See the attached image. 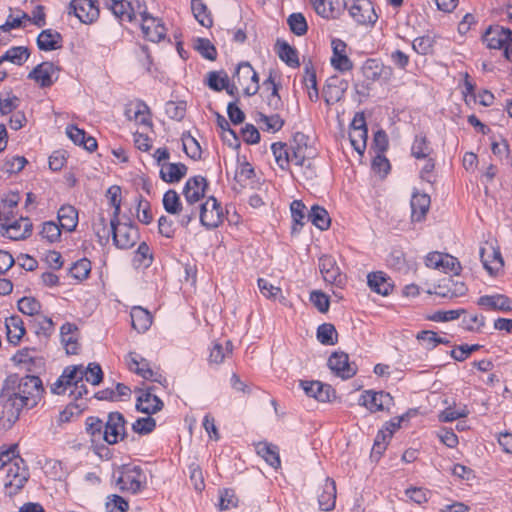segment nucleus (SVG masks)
<instances>
[{
    "mask_svg": "<svg viewBox=\"0 0 512 512\" xmlns=\"http://www.w3.org/2000/svg\"><path fill=\"white\" fill-rule=\"evenodd\" d=\"M165 112L169 118L181 121L185 117L186 113V102L179 101H168L165 105Z\"/></svg>",
    "mask_w": 512,
    "mask_h": 512,
    "instance_id": "0e129e2a",
    "label": "nucleus"
},
{
    "mask_svg": "<svg viewBox=\"0 0 512 512\" xmlns=\"http://www.w3.org/2000/svg\"><path fill=\"white\" fill-rule=\"evenodd\" d=\"M130 316L132 327L139 333L148 330L152 323L149 311L139 306L132 308Z\"/></svg>",
    "mask_w": 512,
    "mask_h": 512,
    "instance_id": "72a5a7b5",
    "label": "nucleus"
},
{
    "mask_svg": "<svg viewBox=\"0 0 512 512\" xmlns=\"http://www.w3.org/2000/svg\"><path fill=\"white\" fill-rule=\"evenodd\" d=\"M125 436L124 416L119 412L109 413L104 426L103 439L108 444H116L119 440H123Z\"/></svg>",
    "mask_w": 512,
    "mask_h": 512,
    "instance_id": "1a4fd4ad",
    "label": "nucleus"
},
{
    "mask_svg": "<svg viewBox=\"0 0 512 512\" xmlns=\"http://www.w3.org/2000/svg\"><path fill=\"white\" fill-rule=\"evenodd\" d=\"M233 81L241 86L247 96L255 95L259 90V78L249 62H241L233 75Z\"/></svg>",
    "mask_w": 512,
    "mask_h": 512,
    "instance_id": "39448f33",
    "label": "nucleus"
},
{
    "mask_svg": "<svg viewBox=\"0 0 512 512\" xmlns=\"http://www.w3.org/2000/svg\"><path fill=\"white\" fill-rule=\"evenodd\" d=\"M432 152V148L424 135H416L411 147V154L417 159H425Z\"/></svg>",
    "mask_w": 512,
    "mask_h": 512,
    "instance_id": "a18cd8bd",
    "label": "nucleus"
},
{
    "mask_svg": "<svg viewBox=\"0 0 512 512\" xmlns=\"http://www.w3.org/2000/svg\"><path fill=\"white\" fill-rule=\"evenodd\" d=\"M199 219L201 224L208 229L216 228L222 223L223 211L215 197L211 196L200 204Z\"/></svg>",
    "mask_w": 512,
    "mask_h": 512,
    "instance_id": "0eeeda50",
    "label": "nucleus"
},
{
    "mask_svg": "<svg viewBox=\"0 0 512 512\" xmlns=\"http://www.w3.org/2000/svg\"><path fill=\"white\" fill-rule=\"evenodd\" d=\"M40 235L43 239H46L49 243L56 242L60 239L61 230L60 227L53 221L43 223Z\"/></svg>",
    "mask_w": 512,
    "mask_h": 512,
    "instance_id": "774afa93",
    "label": "nucleus"
},
{
    "mask_svg": "<svg viewBox=\"0 0 512 512\" xmlns=\"http://www.w3.org/2000/svg\"><path fill=\"white\" fill-rule=\"evenodd\" d=\"M368 138L367 129H350L349 139L353 148L359 153L363 154L366 148Z\"/></svg>",
    "mask_w": 512,
    "mask_h": 512,
    "instance_id": "864d4df0",
    "label": "nucleus"
},
{
    "mask_svg": "<svg viewBox=\"0 0 512 512\" xmlns=\"http://www.w3.org/2000/svg\"><path fill=\"white\" fill-rule=\"evenodd\" d=\"M127 364L130 371L138 374L144 379L158 382L160 384L166 382V379L160 373L151 369L150 363L147 359L143 358L141 355L135 352L129 353Z\"/></svg>",
    "mask_w": 512,
    "mask_h": 512,
    "instance_id": "6e6552de",
    "label": "nucleus"
},
{
    "mask_svg": "<svg viewBox=\"0 0 512 512\" xmlns=\"http://www.w3.org/2000/svg\"><path fill=\"white\" fill-rule=\"evenodd\" d=\"M359 404L365 406L371 412L389 410L393 404V398L389 393L372 390L365 391L359 399Z\"/></svg>",
    "mask_w": 512,
    "mask_h": 512,
    "instance_id": "9b49d317",
    "label": "nucleus"
},
{
    "mask_svg": "<svg viewBox=\"0 0 512 512\" xmlns=\"http://www.w3.org/2000/svg\"><path fill=\"white\" fill-rule=\"evenodd\" d=\"M58 220L62 229L72 232L78 223V212L71 205H63L58 210Z\"/></svg>",
    "mask_w": 512,
    "mask_h": 512,
    "instance_id": "473e14b6",
    "label": "nucleus"
},
{
    "mask_svg": "<svg viewBox=\"0 0 512 512\" xmlns=\"http://www.w3.org/2000/svg\"><path fill=\"white\" fill-rule=\"evenodd\" d=\"M207 180L202 176L189 178L183 188L185 201L189 203L199 202L205 195Z\"/></svg>",
    "mask_w": 512,
    "mask_h": 512,
    "instance_id": "aec40b11",
    "label": "nucleus"
},
{
    "mask_svg": "<svg viewBox=\"0 0 512 512\" xmlns=\"http://www.w3.org/2000/svg\"><path fill=\"white\" fill-rule=\"evenodd\" d=\"M305 205L301 200H294L290 205L291 215L294 225L292 226V233H297L304 225L305 218Z\"/></svg>",
    "mask_w": 512,
    "mask_h": 512,
    "instance_id": "8fccbe9b",
    "label": "nucleus"
},
{
    "mask_svg": "<svg viewBox=\"0 0 512 512\" xmlns=\"http://www.w3.org/2000/svg\"><path fill=\"white\" fill-rule=\"evenodd\" d=\"M434 39L429 35L417 37L412 42L413 50L420 55H427L432 52Z\"/></svg>",
    "mask_w": 512,
    "mask_h": 512,
    "instance_id": "69168bd1",
    "label": "nucleus"
},
{
    "mask_svg": "<svg viewBox=\"0 0 512 512\" xmlns=\"http://www.w3.org/2000/svg\"><path fill=\"white\" fill-rule=\"evenodd\" d=\"M30 56L29 49L24 46H14L8 49L1 57L0 64L9 61L16 65H22Z\"/></svg>",
    "mask_w": 512,
    "mask_h": 512,
    "instance_id": "ea45409f",
    "label": "nucleus"
},
{
    "mask_svg": "<svg viewBox=\"0 0 512 512\" xmlns=\"http://www.w3.org/2000/svg\"><path fill=\"white\" fill-rule=\"evenodd\" d=\"M73 368L77 369V376H81V382L85 378L92 385H98L103 379L101 366L97 363H90L87 368L82 365L73 366Z\"/></svg>",
    "mask_w": 512,
    "mask_h": 512,
    "instance_id": "58836bf2",
    "label": "nucleus"
},
{
    "mask_svg": "<svg viewBox=\"0 0 512 512\" xmlns=\"http://www.w3.org/2000/svg\"><path fill=\"white\" fill-rule=\"evenodd\" d=\"M10 239L20 240L28 237L32 232V223L29 218H20L11 223H3Z\"/></svg>",
    "mask_w": 512,
    "mask_h": 512,
    "instance_id": "5701e85b",
    "label": "nucleus"
},
{
    "mask_svg": "<svg viewBox=\"0 0 512 512\" xmlns=\"http://www.w3.org/2000/svg\"><path fill=\"white\" fill-rule=\"evenodd\" d=\"M275 161L281 169H287L290 164L289 146L282 142H276L271 145Z\"/></svg>",
    "mask_w": 512,
    "mask_h": 512,
    "instance_id": "79ce46f5",
    "label": "nucleus"
},
{
    "mask_svg": "<svg viewBox=\"0 0 512 512\" xmlns=\"http://www.w3.org/2000/svg\"><path fill=\"white\" fill-rule=\"evenodd\" d=\"M72 382H81V376H77V369L68 366L64 369L62 375L51 385V392L57 395L63 394Z\"/></svg>",
    "mask_w": 512,
    "mask_h": 512,
    "instance_id": "cd10ccee",
    "label": "nucleus"
},
{
    "mask_svg": "<svg viewBox=\"0 0 512 512\" xmlns=\"http://www.w3.org/2000/svg\"><path fill=\"white\" fill-rule=\"evenodd\" d=\"M369 288L383 296H387L393 289L390 279L382 271L371 272L367 276Z\"/></svg>",
    "mask_w": 512,
    "mask_h": 512,
    "instance_id": "393cba45",
    "label": "nucleus"
},
{
    "mask_svg": "<svg viewBox=\"0 0 512 512\" xmlns=\"http://www.w3.org/2000/svg\"><path fill=\"white\" fill-rule=\"evenodd\" d=\"M191 9L195 19L204 27H210L213 23L207 6L201 0H192Z\"/></svg>",
    "mask_w": 512,
    "mask_h": 512,
    "instance_id": "37998d69",
    "label": "nucleus"
},
{
    "mask_svg": "<svg viewBox=\"0 0 512 512\" xmlns=\"http://www.w3.org/2000/svg\"><path fill=\"white\" fill-rule=\"evenodd\" d=\"M430 197L425 193H414L411 199V218L414 222H421L430 207Z\"/></svg>",
    "mask_w": 512,
    "mask_h": 512,
    "instance_id": "a878e982",
    "label": "nucleus"
},
{
    "mask_svg": "<svg viewBox=\"0 0 512 512\" xmlns=\"http://www.w3.org/2000/svg\"><path fill=\"white\" fill-rule=\"evenodd\" d=\"M5 326L8 340L13 344H17L25 333L22 319L17 315L10 316L6 318Z\"/></svg>",
    "mask_w": 512,
    "mask_h": 512,
    "instance_id": "e433bc0d",
    "label": "nucleus"
},
{
    "mask_svg": "<svg viewBox=\"0 0 512 512\" xmlns=\"http://www.w3.org/2000/svg\"><path fill=\"white\" fill-rule=\"evenodd\" d=\"M304 84L308 89V97L311 101H317L319 93L317 89L316 72L312 67H305Z\"/></svg>",
    "mask_w": 512,
    "mask_h": 512,
    "instance_id": "6e6d98bb",
    "label": "nucleus"
},
{
    "mask_svg": "<svg viewBox=\"0 0 512 512\" xmlns=\"http://www.w3.org/2000/svg\"><path fill=\"white\" fill-rule=\"evenodd\" d=\"M77 330V326L72 323H65L61 326V341L65 346L67 354L74 355L78 353Z\"/></svg>",
    "mask_w": 512,
    "mask_h": 512,
    "instance_id": "c756f323",
    "label": "nucleus"
},
{
    "mask_svg": "<svg viewBox=\"0 0 512 512\" xmlns=\"http://www.w3.org/2000/svg\"><path fill=\"white\" fill-rule=\"evenodd\" d=\"M336 487L335 482L327 478L323 487V492L318 497L319 507L323 511H330L335 507Z\"/></svg>",
    "mask_w": 512,
    "mask_h": 512,
    "instance_id": "f704fd0d",
    "label": "nucleus"
},
{
    "mask_svg": "<svg viewBox=\"0 0 512 512\" xmlns=\"http://www.w3.org/2000/svg\"><path fill=\"white\" fill-rule=\"evenodd\" d=\"M226 82H229V77L225 71H210L207 73L205 83L213 91L219 92L224 90Z\"/></svg>",
    "mask_w": 512,
    "mask_h": 512,
    "instance_id": "c03bdc74",
    "label": "nucleus"
},
{
    "mask_svg": "<svg viewBox=\"0 0 512 512\" xmlns=\"http://www.w3.org/2000/svg\"><path fill=\"white\" fill-rule=\"evenodd\" d=\"M188 168L183 163H164L160 170V178L166 183H177L186 174Z\"/></svg>",
    "mask_w": 512,
    "mask_h": 512,
    "instance_id": "7c9ffc66",
    "label": "nucleus"
},
{
    "mask_svg": "<svg viewBox=\"0 0 512 512\" xmlns=\"http://www.w3.org/2000/svg\"><path fill=\"white\" fill-rule=\"evenodd\" d=\"M162 202L165 211L172 215H177L183 205L178 193L173 189L165 192Z\"/></svg>",
    "mask_w": 512,
    "mask_h": 512,
    "instance_id": "09e8293b",
    "label": "nucleus"
},
{
    "mask_svg": "<svg viewBox=\"0 0 512 512\" xmlns=\"http://www.w3.org/2000/svg\"><path fill=\"white\" fill-rule=\"evenodd\" d=\"M485 252H486L485 248H483V247L480 248L479 254H480L481 262H482L484 268L489 272V274L493 275L494 273H496L498 270H500L503 267V265H504L503 259H502L499 251L492 249L493 259L491 261H489L488 259L485 258Z\"/></svg>",
    "mask_w": 512,
    "mask_h": 512,
    "instance_id": "de8ad7c7",
    "label": "nucleus"
},
{
    "mask_svg": "<svg viewBox=\"0 0 512 512\" xmlns=\"http://www.w3.org/2000/svg\"><path fill=\"white\" fill-rule=\"evenodd\" d=\"M290 163L296 166H304L307 158L311 156V148L302 146H289Z\"/></svg>",
    "mask_w": 512,
    "mask_h": 512,
    "instance_id": "e2e57ef3",
    "label": "nucleus"
},
{
    "mask_svg": "<svg viewBox=\"0 0 512 512\" xmlns=\"http://www.w3.org/2000/svg\"><path fill=\"white\" fill-rule=\"evenodd\" d=\"M300 387L307 396L313 397L320 402H329L335 397V390L330 385L320 381L301 380Z\"/></svg>",
    "mask_w": 512,
    "mask_h": 512,
    "instance_id": "f3484780",
    "label": "nucleus"
},
{
    "mask_svg": "<svg viewBox=\"0 0 512 512\" xmlns=\"http://www.w3.org/2000/svg\"><path fill=\"white\" fill-rule=\"evenodd\" d=\"M425 264L429 268L440 270L444 273L458 275L461 270L460 262L453 256L439 252H431L425 258Z\"/></svg>",
    "mask_w": 512,
    "mask_h": 512,
    "instance_id": "9d476101",
    "label": "nucleus"
},
{
    "mask_svg": "<svg viewBox=\"0 0 512 512\" xmlns=\"http://www.w3.org/2000/svg\"><path fill=\"white\" fill-rule=\"evenodd\" d=\"M308 219L320 230H327L330 227L331 219L328 212L321 206H312Z\"/></svg>",
    "mask_w": 512,
    "mask_h": 512,
    "instance_id": "a19ab883",
    "label": "nucleus"
},
{
    "mask_svg": "<svg viewBox=\"0 0 512 512\" xmlns=\"http://www.w3.org/2000/svg\"><path fill=\"white\" fill-rule=\"evenodd\" d=\"M319 269L323 279L327 283L341 285L343 277L340 269L336 264V260L332 256L324 255L319 259Z\"/></svg>",
    "mask_w": 512,
    "mask_h": 512,
    "instance_id": "412c9836",
    "label": "nucleus"
},
{
    "mask_svg": "<svg viewBox=\"0 0 512 512\" xmlns=\"http://www.w3.org/2000/svg\"><path fill=\"white\" fill-rule=\"evenodd\" d=\"M348 81L338 75L329 77L323 89V97L325 102L330 105L342 99L348 89Z\"/></svg>",
    "mask_w": 512,
    "mask_h": 512,
    "instance_id": "2eb2a0df",
    "label": "nucleus"
},
{
    "mask_svg": "<svg viewBox=\"0 0 512 512\" xmlns=\"http://www.w3.org/2000/svg\"><path fill=\"white\" fill-rule=\"evenodd\" d=\"M3 472L5 473L4 487L9 496L17 494L29 478L28 468L21 457L14 459V463H10Z\"/></svg>",
    "mask_w": 512,
    "mask_h": 512,
    "instance_id": "f03ea898",
    "label": "nucleus"
},
{
    "mask_svg": "<svg viewBox=\"0 0 512 512\" xmlns=\"http://www.w3.org/2000/svg\"><path fill=\"white\" fill-rule=\"evenodd\" d=\"M43 393V384L38 376L9 375L0 394L8 421L15 423L24 408H34L41 400Z\"/></svg>",
    "mask_w": 512,
    "mask_h": 512,
    "instance_id": "f257e3e1",
    "label": "nucleus"
},
{
    "mask_svg": "<svg viewBox=\"0 0 512 512\" xmlns=\"http://www.w3.org/2000/svg\"><path fill=\"white\" fill-rule=\"evenodd\" d=\"M328 366L342 379H349L357 372L356 365L349 362V356L344 352H334L328 359Z\"/></svg>",
    "mask_w": 512,
    "mask_h": 512,
    "instance_id": "4468645a",
    "label": "nucleus"
},
{
    "mask_svg": "<svg viewBox=\"0 0 512 512\" xmlns=\"http://www.w3.org/2000/svg\"><path fill=\"white\" fill-rule=\"evenodd\" d=\"M478 305L491 310L512 311V300L503 294L481 296L478 299Z\"/></svg>",
    "mask_w": 512,
    "mask_h": 512,
    "instance_id": "b1692460",
    "label": "nucleus"
},
{
    "mask_svg": "<svg viewBox=\"0 0 512 512\" xmlns=\"http://www.w3.org/2000/svg\"><path fill=\"white\" fill-rule=\"evenodd\" d=\"M257 453L260 455L271 467L277 469L281 465L278 448L275 445L267 442H260L257 444Z\"/></svg>",
    "mask_w": 512,
    "mask_h": 512,
    "instance_id": "4c0bfd02",
    "label": "nucleus"
},
{
    "mask_svg": "<svg viewBox=\"0 0 512 512\" xmlns=\"http://www.w3.org/2000/svg\"><path fill=\"white\" fill-rule=\"evenodd\" d=\"M290 30L297 36L306 34L308 26L302 13H293L287 19Z\"/></svg>",
    "mask_w": 512,
    "mask_h": 512,
    "instance_id": "bf43d9fd",
    "label": "nucleus"
},
{
    "mask_svg": "<svg viewBox=\"0 0 512 512\" xmlns=\"http://www.w3.org/2000/svg\"><path fill=\"white\" fill-rule=\"evenodd\" d=\"M277 53L279 58L289 67L297 68L300 65L297 50L285 41L277 40Z\"/></svg>",
    "mask_w": 512,
    "mask_h": 512,
    "instance_id": "c9c22d12",
    "label": "nucleus"
},
{
    "mask_svg": "<svg viewBox=\"0 0 512 512\" xmlns=\"http://www.w3.org/2000/svg\"><path fill=\"white\" fill-rule=\"evenodd\" d=\"M350 16L359 24H374L378 16L369 0H357L349 7Z\"/></svg>",
    "mask_w": 512,
    "mask_h": 512,
    "instance_id": "dca6fc26",
    "label": "nucleus"
},
{
    "mask_svg": "<svg viewBox=\"0 0 512 512\" xmlns=\"http://www.w3.org/2000/svg\"><path fill=\"white\" fill-rule=\"evenodd\" d=\"M18 309L26 315L34 318L40 314L41 304L33 297H23L18 301Z\"/></svg>",
    "mask_w": 512,
    "mask_h": 512,
    "instance_id": "4d7b16f0",
    "label": "nucleus"
},
{
    "mask_svg": "<svg viewBox=\"0 0 512 512\" xmlns=\"http://www.w3.org/2000/svg\"><path fill=\"white\" fill-rule=\"evenodd\" d=\"M196 203H189L186 202L185 205H182L181 211L178 212V223L183 226L187 227L189 223L194 220L199 213L200 205L195 206Z\"/></svg>",
    "mask_w": 512,
    "mask_h": 512,
    "instance_id": "5fc2aeb1",
    "label": "nucleus"
},
{
    "mask_svg": "<svg viewBox=\"0 0 512 512\" xmlns=\"http://www.w3.org/2000/svg\"><path fill=\"white\" fill-rule=\"evenodd\" d=\"M111 235L116 247L120 249H129L136 243L139 234L138 229L132 224L120 223L119 218L117 221L110 219Z\"/></svg>",
    "mask_w": 512,
    "mask_h": 512,
    "instance_id": "20e7f679",
    "label": "nucleus"
},
{
    "mask_svg": "<svg viewBox=\"0 0 512 512\" xmlns=\"http://www.w3.org/2000/svg\"><path fill=\"white\" fill-rule=\"evenodd\" d=\"M318 15L323 18H335L345 4L344 0H311Z\"/></svg>",
    "mask_w": 512,
    "mask_h": 512,
    "instance_id": "bb28decb",
    "label": "nucleus"
},
{
    "mask_svg": "<svg viewBox=\"0 0 512 512\" xmlns=\"http://www.w3.org/2000/svg\"><path fill=\"white\" fill-rule=\"evenodd\" d=\"M62 36L59 32L46 29L37 37V46L42 51H53L62 47Z\"/></svg>",
    "mask_w": 512,
    "mask_h": 512,
    "instance_id": "c85d7f7f",
    "label": "nucleus"
},
{
    "mask_svg": "<svg viewBox=\"0 0 512 512\" xmlns=\"http://www.w3.org/2000/svg\"><path fill=\"white\" fill-rule=\"evenodd\" d=\"M68 13L74 14L82 23H92L99 16V9L95 0H72Z\"/></svg>",
    "mask_w": 512,
    "mask_h": 512,
    "instance_id": "f8f14e48",
    "label": "nucleus"
},
{
    "mask_svg": "<svg viewBox=\"0 0 512 512\" xmlns=\"http://www.w3.org/2000/svg\"><path fill=\"white\" fill-rule=\"evenodd\" d=\"M194 49L208 60L213 61L217 57L216 48L209 39L197 38L194 42Z\"/></svg>",
    "mask_w": 512,
    "mask_h": 512,
    "instance_id": "13d9d810",
    "label": "nucleus"
},
{
    "mask_svg": "<svg viewBox=\"0 0 512 512\" xmlns=\"http://www.w3.org/2000/svg\"><path fill=\"white\" fill-rule=\"evenodd\" d=\"M107 6L120 21L131 22L136 18L134 7L126 0H109Z\"/></svg>",
    "mask_w": 512,
    "mask_h": 512,
    "instance_id": "2f4dec72",
    "label": "nucleus"
},
{
    "mask_svg": "<svg viewBox=\"0 0 512 512\" xmlns=\"http://www.w3.org/2000/svg\"><path fill=\"white\" fill-rule=\"evenodd\" d=\"M58 71V67L52 62H42L28 74V78L34 80L40 87L46 88L57 80Z\"/></svg>",
    "mask_w": 512,
    "mask_h": 512,
    "instance_id": "ddd939ff",
    "label": "nucleus"
},
{
    "mask_svg": "<svg viewBox=\"0 0 512 512\" xmlns=\"http://www.w3.org/2000/svg\"><path fill=\"white\" fill-rule=\"evenodd\" d=\"M469 414V410L466 405H462L460 407H447L443 410L439 415V420L442 422H452L459 418H464Z\"/></svg>",
    "mask_w": 512,
    "mask_h": 512,
    "instance_id": "052dcab7",
    "label": "nucleus"
},
{
    "mask_svg": "<svg viewBox=\"0 0 512 512\" xmlns=\"http://www.w3.org/2000/svg\"><path fill=\"white\" fill-rule=\"evenodd\" d=\"M106 196L109 199L110 205L114 208L111 219L117 221L121 210V188L117 185L109 187Z\"/></svg>",
    "mask_w": 512,
    "mask_h": 512,
    "instance_id": "680f3d73",
    "label": "nucleus"
},
{
    "mask_svg": "<svg viewBox=\"0 0 512 512\" xmlns=\"http://www.w3.org/2000/svg\"><path fill=\"white\" fill-rule=\"evenodd\" d=\"M258 116L259 118L256 121L257 123L263 125L261 127L263 130L277 132L284 125V120L280 117L279 114H273L268 116L262 112H259Z\"/></svg>",
    "mask_w": 512,
    "mask_h": 512,
    "instance_id": "49530a36",
    "label": "nucleus"
},
{
    "mask_svg": "<svg viewBox=\"0 0 512 512\" xmlns=\"http://www.w3.org/2000/svg\"><path fill=\"white\" fill-rule=\"evenodd\" d=\"M317 339L321 344L334 345L337 342V331L330 323L321 324L317 329Z\"/></svg>",
    "mask_w": 512,
    "mask_h": 512,
    "instance_id": "3c124183",
    "label": "nucleus"
},
{
    "mask_svg": "<svg viewBox=\"0 0 512 512\" xmlns=\"http://www.w3.org/2000/svg\"><path fill=\"white\" fill-rule=\"evenodd\" d=\"M163 402L159 397L152 393V388H147L137 399L136 408L138 411L147 415L160 411Z\"/></svg>",
    "mask_w": 512,
    "mask_h": 512,
    "instance_id": "4be33fe9",
    "label": "nucleus"
},
{
    "mask_svg": "<svg viewBox=\"0 0 512 512\" xmlns=\"http://www.w3.org/2000/svg\"><path fill=\"white\" fill-rule=\"evenodd\" d=\"M332 57L330 59L331 65L341 72L349 71L353 68V63L346 53L347 45L340 39L332 40Z\"/></svg>",
    "mask_w": 512,
    "mask_h": 512,
    "instance_id": "6ab92c4d",
    "label": "nucleus"
},
{
    "mask_svg": "<svg viewBox=\"0 0 512 512\" xmlns=\"http://www.w3.org/2000/svg\"><path fill=\"white\" fill-rule=\"evenodd\" d=\"M32 323L34 331L38 336L43 335L47 338L54 331V323L52 319L47 316L38 315L37 317L33 318Z\"/></svg>",
    "mask_w": 512,
    "mask_h": 512,
    "instance_id": "603ef678",
    "label": "nucleus"
},
{
    "mask_svg": "<svg viewBox=\"0 0 512 512\" xmlns=\"http://www.w3.org/2000/svg\"><path fill=\"white\" fill-rule=\"evenodd\" d=\"M156 427V421L150 415L147 417L138 418L132 424V430L140 435H146L151 433Z\"/></svg>",
    "mask_w": 512,
    "mask_h": 512,
    "instance_id": "338daca9",
    "label": "nucleus"
},
{
    "mask_svg": "<svg viewBox=\"0 0 512 512\" xmlns=\"http://www.w3.org/2000/svg\"><path fill=\"white\" fill-rule=\"evenodd\" d=\"M116 484L121 491L138 493L146 484V477L139 466L123 465L118 470Z\"/></svg>",
    "mask_w": 512,
    "mask_h": 512,
    "instance_id": "7ed1b4c3",
    "label": "nucleus"
},
{
    "mask_svg": "<svg viewBox=\"0 0 512 512\" xmlns=\"http://www.w3.org/2000/svg\"><path fill=\"white\" fill-rule=\"evenodd\" d=\"M505 28L499 25L490 26L483 35V41L490 49L504 48V56L510 59L512 48L505 46Z\"/></svg>",
    "mask_w": 512,
    "mask_h": 512,
    "instance_id": "a211bd4d",
    "label": "nucleus"
},
{
    "mask_svg": "<svg viewBox=\"0 0 512 512\" xmlns=\"http://www.w3.org/2000/svg\"><path fill=\"white\" fill-rule=\"evenodd\" d=\"M137 2L138 13L141 17V30L144 34V37L151 42H159L161 41L166 34V29L161 21L153 16H151L147 11L146 7L141 9V4L139 0Z\"/></svg>",
    "mask_w": 512,
    "mask_h": 512,
    "instance_id": "423d86ee",
    "label": "nucleus"
}]
</instances>
